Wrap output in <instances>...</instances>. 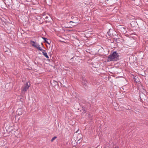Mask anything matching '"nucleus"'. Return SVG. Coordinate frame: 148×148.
<instances>
[{"instance_id": "nucleus-1", "label": "nucleus", "mask_w": 148, "mask_h": 148, "mask_svg": "<svg viewBox=\"0 0 148 148\" xmlns=\"http://www.w3.org/2000/svg\"><path fill=\"white\" fill-rule=\"evenodd\" d=\"M119 55L118 53L116 51H114L112 54H111L108 56L107 61L110 62L116 61L119 59Z\"/></svg>"}, {"instance_id": "nucleus-2", "label": "nucleus", "mask_w": 148, "mask_h": 148, "mask_svg": "<svg viewBox=\"0 0 148 148\" xmlns=\"http://www.w3.org/2000/svg\"><path fill=\"white\" fill-rule=\"evenodd\" d=\"M30 43L33 47L37 48L40 51H43V49L40 47V45L37 43H36V42L33 41H31Z\"/></svg>"}, {"instance_id": "nucleus-3", "label": "nucleus", "mask_w": 148, "mask_h": 148, "mask_svg": "<svg viewBox=\"0 0 148 148\" xmlns=\"http://www.w3.org/2000/svg\"><path fill=\"white\" fill-rule=\"evenodd\" d=\"M114 106L115 109L117 111H119L125 110V108L123 107L120 106V105H118L117 103H114Z\"/></svg>"}, {"instance_id": "nucleus-4", "label": "nucleus", "mask_w": 148, "mask_h": 148, "mask_svg": "<svg viewBox=\"0 0 148 148\" xmlns=\"http://www.w3.org/2000/svg\"><path fill=\"white\" fill-rule=\"evenodd\" d=\"M30 86V83L27 82L24 86L21 88L22 92H25L26 91Z\"/></svg>"}, {"instance_id": "nucleus-5", "label": "nucleus", "mask_w": 148, "mask_h": 148, "mask_svg": "<svg viewBox=\"0 0 148 148\" xmlns=\"http://www.w3.org/2000/svg\"><path fill=\"white\" fill-rule=\"evenodd\" d=\"M82 85L84 87L87 86L88 84V83L86 78L84 77L82 78Z\"/></svg>"}, {"instance_id": "nucleus-6", "label": "nucleus", "mask_w": 148, "mask_h": 148, "mask_svg": "<svg viewBox=\"0 0 148 148\" xmlns=\"http://www.w3.org/2000/svg\"><path fill=\"white\" fill-rule=\"evenodd\" d=\"M43 51L42 52V53L47 58H49V57L48 56L47 54V53L45 51V50L44 51L43 50Z\"/></svg>"}, {"instance_id": "nucleus-7", "label": "nucleus", "mask_w": 148, "mask_h": 148, "mask_svg": "<svg viewBox=\"0 0 148 148\" xmlns=\"http://www.w3.org/2000/svg\"><path fill=\"white\" fill-rule=\"evenodd\" d=\"M42 38L44 40L45 42L49 44V43L47 41V38H46L43 37H42Z\"/></svg>"}, {"instance_id": "nucleus-8", "label": "nucleus", "mask_w": 148, "mask_h": 148, "mask_svg": "<svg viewBox=\"0 0 148 148\" xmlns=\"http://www.w3.org/2000/svg\"><path fill=\"white\" fill-rule=\"evenodd\" d=\"M57 138L56 136H54L53 137L51 140V142H53L54 140H55Z\"/></svg>"}, {"instance_id": "nucleus-9", "label": "nucleus", "mask_w": 148, "mask_h": 148, "mask_svg": "<svg viewBox=\"0 0 148 148\" xmlns=\"http://www.w3.org/2000/svg\"><path fill=\"white\" fill-rule=\"evenodd\" d=\"M53 82H54L55 84L56 85V84L57 83V82L56 81H54V80L53 81Z\"/></svg>"}, {"instance_id": "nucleus-10", "label": "nucleus", "mask_w": 148, "mask_h": 148, "mask_svg": "<svg viewBox=\"0 0 148 148\" xmlns=\"http://www.w3.org/2000/svg\"><path fill=\"white\" fill-rule=\"evenodd\" d=\"M21 110L20 109H18L17 111V112H18L19 111H20Z\"/></svg>"}, {"instance_id": "nucleus-11", "label": "nucleus", "mask_w": 148, "mask_h": 148, "mask_svg": "<svg viewBox=\"0 0 148 148\" xmlns=\"http://www.w3.org/2000/svg\"><path fill=\"white\" fill-rule=\"evenodd\" d=\"M48 18V17L47 16H46L45 17V19H47Z\"/></svg>"}, {"instance_id": "nucleus-12", "label": "nucleus", "mask_w": 148, "mask_h": 148, "mask_svg": "<svg viewBox=\"0 0 148 148\" xmlns=\"http://www.w3.org/2000/svg\"><path fill=\"white\" fill-rule=\"evenodd\" d=\"M89 117H91V115L90 114H89Z\"/></svg>"}, {"instance_id": "nucleus-13", "label": "nucleus", "mask_w": 148, "mask_h": 148, "mask_svg": "<svg viewBox=\"0 0 148 148\" xmlns=\"http://www.w3.org/2000/svg\"><path fill=\"white\" fill-rule=\"evenodd\" d=\"M18 114L19 115H21L22 114H21V113H18Z\"/></svg>"}, {"instance_id": "nucleus-14", "label": "nucleus", "mask_w": 148, "mask_h": 148, "mask_svg": "<svg viewBox=\"0 0 148 148\" xmlns=\"http://www.w3.org/2000/svg\"><path fill=\"white\" fill-rule=\"evenodd\" d=\"M79 130H77V131L75 132L76 133H77L78 132Z\"/></svg>"}, {"instance_id": "nucleus-15", "label": "nucleus", "mask_w": 148, "mask_h": 148, "mask_svg": "<svg viewBox=\"0 0 148 148\" xmlns=\"http://www.w3.org/2000/svg\"><path fill=\"white\" fill-rule=\"evenodd\" d=\"M114 148H119V147H116Z\"/></svg>"}, {"instance_id": "nucleus-16", "label": "nucleus", "mask_w": 148, "mask_h": 148, "mask_svg": "<svg viewBox=\"0 0 148 148\" xmlns=\"http://www.w3.org/2000/svg\"><path fill=\"white\" fill-rule=\"evenodd\" d=\"M74 18V17H73V16H72V17H71V18H72V19L73 18Z\"/></svg>"}, {"instance_id": "nucleus-17", "label": "nucleus", "mask_w": 148, "mask_h": 148, "mask_svg": "<svg viewBox=\"0 0 148 148\" xmlns=\"http://www.w3.org/2000/svg\"><path fill=\"white\" fill-rule=\"evenodd\" d=\"M70 23H71V22H73V21H70Z\"/></svg>"}]
</instances>
